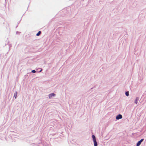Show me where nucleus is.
Instances as JSON below:
<instances>
[{
	"label": "nucleus",
	"mask_w": 146,
	"mask_h": 146,
	"mask_svg": "<svg viewBox=\"0 0 146 146\" xmlns=\"http://www.w3.org/2000/svg\"><path fill=\"white\" fill-rule=\"evenodd\" d=\"M144 139H141L139 141L137 144L136 146H139L141 144V142L143 141Z\"/></svg>",
	"instance_id": "f03ea898"
},
{
	"label": "nucleus",
	"mask_w": 146,
	"mask_h": 146,
	"mask_svg": "<svg viewBox=\"0 0 146 146\" xmlns=\"http://www.w3.org/2000/svg\"><path fill=\"white\" fill-rule=\"evenodd\" d=\"M92 138L94 141V146H98V144L96 141V137L95 135H92Z\"/></svg>",
	"instance_id": "f257e3e1"
},
{
	"label": "nucleus",
	"mask_w": 146,
	"mask_h": 146,
	"mask_svg": "<svg viewBox=\"0 0 146 146\" xmlns=\"http://www.w3.org/2000/svg\"><path fill=\"white\" fill-rule=\"evenodd\" d=\"M32 72H33V73H35L36 72V71L34 70H33L32 71Z\"/></svg>",
	"instance_id": "1a4fd4ad"
},
{
	"label": "nucleus",
	"mask_w": 146,
	"mask_h": 146,
	"mask_svg": "<svg viewBox=\"0 0 146 146\" xmlns=\"http://www.w3.org/2000/svg\"><path fill=\"white\" fill-rule=\"evenodd\" d=\"M14 96L15 97V99H16L17 96V92H16Z\"/></svg>",
	"instance_id": "423d86ee"
},
{
	"label": "nucleus",
	"mask_w": 146,
	"mask_h": 146,
	"mask_svg": "<svg viewBox=\"0 0 146 146\" xmlns=\"http://www.w3.org/2000/svg\"><path fill=\"white\" fill-rule=\"evenodd\" d=\"M122 118V115L121 114H119L116 117V119H121Z\"/></svg>",
	"instance_id": "7ed1b4c3"
},
{
	"label": "nucleus",
	"mask_w": 146,
	"mask_h": 146,
	"mask_svg": "<svg viewBox=\"0 0 146 146\" xmlns=\"http://www.w3.org/2000/svg\"><path fill=\"white\" fill-rule=\"evenodd\" d=\"M55 96V94L54 93L51 94L49 95V98Z\"/></svg>",
	"instance_id": "20e7f679"
},
{
	"label": "nucleus",
	"mask_w": 146,
	"mask_h": 146,
	"mask_svg": "<svg viewBox=\"0 0 146 146\" xmlns=\"http://www.w3.org/2000/svg\"><path fill=\"white\" fill-rule=\"evenodd\" d=\"M128 91H127L125 92V95L127 96H128Z\"/></svg>",
	"instance_id": "6e6552de"
},
{
	"label": "nucleus",
	"mask_w": 146,
	"mask_h": 146,
	"mask_svg": "<svg viewBox=\"0 0 146 146\" xmlns=\"http://www.w3.org/2000/svg\"><path fill=\"white\" fill-rule=\"evenodd\" d=\"M41 32L40 31H39L36 34V35L37 36H38L40 35L41 34Z\"/></svg>",
	"instance_id": "0eeeda50"
},
{
	"label": "nucleus",
	"mask_w": 146,
	"mask_h": 146,
	"mask_svg": "<svg viewBox=\"0 0 146 146\" xmlns=\"http://www.w3.org/2000/svg\"><path fill=\"white\" fill-rule=\"evenodd\" d=\"M139 99V98H136L135 100V103L136 104H137Z\"/></svg>",
	"instance_id": "39448f33"
}]
</instances>
